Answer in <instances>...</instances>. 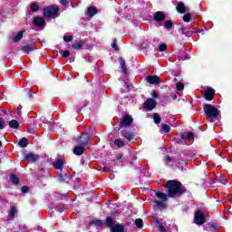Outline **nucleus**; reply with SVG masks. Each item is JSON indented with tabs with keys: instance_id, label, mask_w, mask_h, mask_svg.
<instances>
[{
	"instance_id": "obj_55",
	"label": "nucleus",
	"mask_w": 232,
	"mask_h": 232,
	"mask_svg": "<svg viewBox=\"0 0 232 232\" xmlns=\"http://www.w3.org/2000/svg\"><path fill=\"white\" fill-rule=\"evenodd\" d=\"M102 171H104L105 173H109V171H111V168H110V167H103Z\"/></svg>"
},
{
	"instance_id": "obj_60",
	"label": "nucleus",
	"mask_w": 232,
	"mask_h": 232,
	"mask_svg": "<svg viewBox=\"0 0 232 232\" xmlns=\"http://www.w3.org/2000/svg\"><path fill=\"white\" fill-rule=\"evenodd\" d=\"M210 229H217V223L210 224Z\"/></svg>"
},
{
	"instance_id": "obj_52",
	"label": "nucleus",
	"mask_w": 232,
	"mask_h": 232,
	"mask_svg": "<svg viewBox=\"0 0 232 232\" xmlns=\"http://www.w3.org/2000/svg\"><path fill=\"white\" fill-rule=\"evenodd\" d=\"M21 110H23V105H19L16 109V114L21 117Z\"/></svg>"
},
{
	"instance_id": "obj_36",
	"label": "nucleus",
	"mask_w": 232,
	"mask_h": 232,
	"mask_svg": "<svg viewBox=\"0 0 232 232\" xmlns=\"http://www.w3.org/2000/svg\"><path fill=\"white\" fill-rule=\"evenodd\" d=\"M153 121H154L155 124H160V121H162V119L160 118V116H159V113H154Z\"/></svg>"
},
{
	"instance_id": "obj_32",
	"label": "nucleus",
	"mask_w": 232,
	"mask_h": 232,
	"mask_svg": "<svg viewBox=\"0 0 232 232\" xmlns=\"http://www.w3.org/2000/svg\"><path fill=\"white\" fill-rule=\"evenodd\" d=\"M135 225H136V227L140 229V228L144 227V221L142 220V218H137L135 220Z\"/></svg>"
},
{
	"instance_id": "obj_30",
	"label": "nucleus",
	"mask_w": 232,
	"mask_h": 232,
	"mask_svg": "<svg viewBox=\"0 0 232 232\" xmlns=\"http://www.w3.org/2000/svg\"><path fill=\"white\" fill-rule=\"evenodd\" d=\"M10 180L14 186H17L19 184V178L15 174H10Z\"/></svg>"
},
{
	"instance_id": "obj_11",
	"label": "nucleus",
	"mask_w": 232,
	"mask_h": 232,
	"mask_svg": "<svg viewBox=\"0 0 232 232\" xmlns=\"http://www.w3.org/2000/svg\"><path fill=\"white\" fill-rule=\"evenodd\" d=\"M33 23L34 24V26H37L38 28H43V26L46 25V21L44 20V18L41 17V16H36L33 19Z\"/></svg>"
},
{
	"instance_id": "obj_5",
	"label": "nucleus",
	"mask_w": 232,
	"mask_h": 232,
	"mask_svg": "<svg viewBox=\"0 0 232 232\" xmlns=\"http://www.w3.org/2000/svg\"><path fill=\"white\" fill-rule=\"evenodd\" d=\"M133 124V118L130 116V114H125L120 120V126L121 128H130Z\"/></svg>"
},
{
	"instance_id": "obj_51",
	"label": "nucleus",
	"mask_w": 232,
	"mask_h": 232,
	"mask_svg": "<svg viewBox=\"0 0 232 232\" xmlns=\"http://www.w3.org/2000/svg\"><path fill=\"white\" fill-rule=\"evenodd\" d=\"M54 209L55 211H58V213H63V211H64V207L57 206Z\"/></svg>"
},
{
	"instance_id": "obj_44",
	"label": "nucleus",
	"mask_w": 232,
	"mask_h": 232,
	"mask_svg": "<svg viewBox=\"0 0 232 232\" xmlns=\"http://www.w3.org/2000/svg\"><path fill=\"white\" fill-rule=\"evenodd\" d=\"M176 90H178V92H182L184 90V83L177 82L176 83Z\"/></svg>"
},
{
	"instance_id": "obj_26",
	"label": "nucleus",
	"mask_w": 232,
	"mask_h": 232,
	"mask_svg": "<svg viewBox=\"0 0 232 232\" xmlns=\"http://www.w3.org/2000/svg\"><path fill=\"white\" fill-rule=\"evenodd\" d=\"M83 45H84V41L81 40L73 44L72 46L73 50H82Z\"/></svg>"
},
{
	"instance_id": "obj_10",
	"label": "nucleus",
	"mask_w": 232,
	"mask_h": 232,
	"mask_svg": "<svg viewBox=\"0 0 232 232\" xmlns=\"http://www.w3.org/2000/svg\"><path fill=\"white\" fill-rule=\"evenodd\" d=\"M166 20V14L162 11H158L154 14L153 21L156 23H162Z\"/></svg>"
},
{
	"instance_id": "obj_16",
	"label": "nucleus",
	"mask_w": 232,
	"mask_h": 232,
	"mask_svg": "<svg viewBox=\"0 0 232 232\" xmlns=\"http://www.w3.org/2000/svg\"><path fill=\"white\" fill-rule=\"evenodd\" d=\"M144 105L148 110H153L157 106V102L150 98L145 102Z\"/></svg>"
},
{
	"instance_id": "obj_22",
	"label": "nucleus",
	"mask_w": 232,
	"mask_h": 232,
	"mask_svg": "<svg viewBox=\"0 0 232 232\" xmlns=\"http://www.w3.org/2000/svg\"><path fill=\"white\" fill-rule=\"evenodd\" d=\"M177 12L179 14H185L186 13V5H184V2H179L176 7Z\"/></svg>"
},
{
	"instance_id": "obj_50",
	"label": "nucleus",
	"mask_w": 232,
	"mask_h": 232,
	"mask_svg": "<svg viewBox=\"0 0 232 232\" xmlns=\"http://www.w3.org/2000/svg\"><path fill=\"white\" fill-rule=\"evenodd\" d=\"M21 191L22 193H28V191H30V188H28V186H23L21 188Z\"/></svg>"
},
{
	"instance_id": "obj_63",
	"label": "nucleus",
	"mask_w": 232,
	"mask_h": 232,
	"mask_svg": "<svg viewBox=\"0 0 232 232\" xmlns=\"http://www.w3.org/2000/svg\"><path fill=\"white\" fill-rule=\"evenodd\" d=\"M29 99H32V97H34V94L32 93V91H30L28 93H27Z\"/></svg>"
},
{
	"instance_id": "obj_21",
	"label": "nucleus",
	"mask_w": 232,
	"mask_h": 232,
	"mask_svg": "<svg viewBox=\"0 0 232 232\" xmlns=\"http://www.w3.org/2000/svg\"><path fill=\"white\" fill-rule=\"evenodd\" d=\"M70 176L66 173H60L58 174V180L59 182H68L70 180Z\"/></svg>"
},
{
	"instance_id": "obj_9",
	"label": "nucleus",
	"mask_w": 232,
	"mask_h": 232,
	"mask_svg": "<svg viewBox=\"0 0 232 232\" xmlns=\"http://www.w3.org/2000/svg\"><path fill=\"white\" fill-rule=\"evenodd\" d=\"M203 97L207 101H213V99H215V89L210 87L207 88L203 93Z\"/></svg>"
},
{
	"instance_id": "obj_25",
	"label": "nucleus",
	"mask_w": 232,
	"mask_h": 232,
	"mask_svg": "<svg viewBox=\"0 0 232 232\" xmlns=\"http://www.w3.org/2000/svg\"><path fill=\"white\" fill-rule=\"evenodd\" d=\"M155 196L157 197V198H159L160 200H161L162 202H166V200H168V194L166 195L163 192H157L155 194Z\"/></svg>"
},
{
	"instance_id": "obj_3",
	"label": "nucleus",
	"mask_w": 232,
	"mask_h": 232,
	"mask_svg": "<svg viewBox=\"0 0 232 232\" xmlns=\"http://www.w3.org/2000/svg\"><path fill=\"white\" fill-rule=\"evenodd\" d=\"M204 115L208 119H217L220 113L218 109L209 103H206L203 107Z\"/></svg>"
},
{
	"instance_id": "obj_35",
	"label": "nucleus",
	"mask_w": 232,
	"mask_h": 232,
	"mask_svg": "<svg viewBox=\"0 0 232 232\" xmlns=\"http://www.w3.org/2000/svg\"><path fill=\"white\" fill-rule=\"evenodd\" d=\"M31 12H39V5L37 3H33L30 5Z\"/></svg>"
},
{
	"instance_id": "obj_37",
	"label": "nucleus",
	"mask_w": 232,
	"mask_h": 232,
	"mask_svg": "<svg viewBox=\"0 0 232 232\" xmlns=\"http://www.w3.org/2000/svg\"><path fill=\"white\" fill-rule=\"evenodd\" d=\"M115 146H118L119 148H124V141L121 139H117L114 140Z\"/></svg>"
},
{
	"instance_id": "obj_64",
	"label": "nucleus",
	"mask_w": 232,
	"mask_h": 232,
	"mask_svg": "<svg viewBox=\"0 0 232 232\" xmlns=\"http://www.w3.org/2000/svg\"><path fill=\"white\" fill-rule=\"evenodd\" d=\"M69 61H70V63H73V61H75V57H70Z\"/></svg>"
},
{
	"instance_id": "obj_15",
	"label": "nucleus",
	"mask_w": 232,
	"mask_h": 232,
	"mask_svg": "<svg viewBox=\"0 0 232 232\" xmlns=\"http://www.w3.org/2000/svg\"><path fill=\"white\" fill-rule=\"evenodd\" d=\"M24 160L27 162H37V156L32 153H24Z\"/></svg>"
},
{
	"instance_id": "obj_27",
	"label": "nucleus",
	"mask_w": 232,
	"mask_h": 232,
	"mask_svg": "<svg viewBox=\"0 0 232 232\" xmlns=\"http://www.w3.org/2000/svg\"><path fill=\"white\" fill-rule=\"evenodd\" d=\"M179 57L181 61H186L189 59V55H188V53H186V51L184 50L179 51Z\"/></svg>"
},
{
	"instance_id": "obj_57",
	"label": "nucleus",
	"mask_w": 232,
	"mask_h": 232,
	"mask_svg": "<svg viewBox=\"0 0 232 232\" xmlns=\"http://www.w3.org/2000/svg\"><path fill=\"white\" fill-rule=\"evenodd\" d=\"M61 5H62L63 6H67V5H68V0H61Z\"/></svg>"
},
{
	"instance_id": "obj_41",
	"label": "nucleus",
	"mask_w": 232,
	"mask_h": 232,
	"mask_svg": "<svg viewBox=\"0 0 232 232\" xmlns=\"http://www.w3.org/2000/svg\"><path fill=\"white\" fill-rule=\"evenodd\" d=\"M194 137H195L194 132L189 131V132H187L186 134L187 140H193Z\"/></svg>"
},
{
	"instance_id": "obj_59",
	"label": "nucleus",
	"mask_w": 232,
	"mask_h": 232,
	"mask_svg": "<svg viewBox=\"0 0 232 232\" xmlns=\"http://www.w3.org/2000/svg\"><path fill=\"white\" fill-rule=\"evenodd\" d=\"M179 140H188V138H186V134H182V135L179 137Z\"/></svg>"
},
{
	"instance_id": "obj_31",
	"label": "nucleus",
	"mask_w": 232,
	"mask_h": 232,
	"mask_svg": "<svg viewBox=\"0 0 232 232\" xmlns=\"http://www.w3.org/2000/svg\"><path fill=\"white\" fill-rule=\"evenodd\" d=\"M163 26L166 30H171V28H173V21L172 20L165 21Z\"/></svg>"
},
{
	"instance_id": "obj_1",
	"label": "nucleus",
	"mask_w": 232,
	"mask_h": 232,
	"mask_svg": "<svg viewBox=\"0 0 232 232\" xmlns=\"http://www.w3.org/2000/svg\"><path fill=\"white\" fill-rule=\"evenodd\" d=\"M165 188H167V197H169V198H175L176 197H180V195L188 193L186 187L177 179L168 180L165 184Z\"/></svg>"
},
{
	"instance_id": "obj_2",
	"label": "nucleus",
	"mask_w": 232,
	"mask_h": 232,
	"mask_svg": "<svg viewBox=\"0 0 232 232\" xmlns=\"http://www.w3.org/2000/svg\"><path fill=\"white\" fill-rule=\"evenodd\" d=\"M43 15L48 19L57 18L59 16V6L52 5L44 7L43 10Z\"/></svg>"
},
{
	"instance_id": "obj_46",
	"label": "nucleus",
	"mask_w": 232,
	"mask_h": 232,
	"mask_svg": "<svg viewBox=\"0 0 232 232\" xmlns=\"http://www.w3.org/2000/svg\"><path fill=\"white\" fill-rule=\"evenodd\" d=\"M6 128V122L3 118L0 117V130H5Z\"/></svg>"
},
{
	"instance_id": "obj_34",
	"label": "nucleus",
	"mask_w": 232,
	"mask_h": 232,
	"mask_svg": "<svg viewBox=\"0 0 232 232\" xmlns=\"http://www.w3.org/2000/svg\"><path fill=\"white\" fill-rule=\"evenodd\" d=\"M59 53L62 55L63 59H68V57H70V51L68 50H60Z\"/></svg>"
},
{
	"instance_id": "obj_28",
	"label": "nucleus",
	"mask_w": 232,
	"mask_h": 232,
	"mask_svg": "<svg viewBox=\"0 0 232 232\" xmlns=\"http://www.w3.org/2000/svg\"><path fill=\"white\" fill-rule=\"evenodd\" d=\"M8 126H10L13 130H17V128H19V121L11 120L8 122Z\"/></svg>"
},
{
	"instance_id": "obj_29",
	"label": "nucleus",
	"mask_w": 232,
	"mask_h": 232,
	"mask_svg": "<svg viewBox=\"0 0 232 232\" xmlns=\"http://www.w3.org/2000/svg\"><path fill=\"white\" fill-rule=\"evenodd\" d=\"M18 146H20V148H26V146H28V139L22 138L18 142Z\"/></svg>"
},
{
	"instance_id": "obj_39",
	"label": "nucleus",
	"mask_w": 232,
	"mask_h": 232,
	"mask_svg": "<svg viewBox=\"0 0 232 232\" xmlns=\"http://www.w3.org/2000/svg\"><path fill=\"white\" fill-rule=\"evenodd\" d=\"M164 162H165V164H168L169 162H175V159H173L170 156L165 155L164 156Z\"/></svg>"
},
{
	"instance_id": "obj_43",
	"label": "nucleus",
	"mask_w": 232,
	"mask_h": 232,
	"mask_svg": "<svg viewBox=\"0 0 232 232\" xmlns=\"http://www.w3.org/2000/svg\"><path fill=\"white\" fill-rule=\"evenodd\" d=\"M166 50H168V44H160L158 49L159 52H166Z\"/></svg>"
},
{
	"instance_id": "obj_56",
	"label": "nucleus",
	"mask_w": 232,
	"mask_h": 232,
	"mask_svg": "<svg viewBox=\"0 0 232 232\" xmlns=\"http://www.w3.org/2000/svg\"><path fill=\"white\" fill-rule=\"evenodd\" d=\"M169 96L171 97V99H172L173 101H177V97H178V96H177V93H173V92H172V93L169 94Z\"/></svg>"
},
{
	"instance_id": "obj_7",
	"label": "nucleus",
	"mask_w": 232,
	"mask_h": 232,
	"mask_svg": "<svg viewBox=\"0 0 232 232\" xmlns=\"http://www.w3.org/2000/svg\"><path fill=\"white\" fill-rule=\"evenodd\" d=\"M90 137H92V134L88 132H83L82 135L76 140L78 144L80 146H88V142H90Z\"/></svg>"
},
{
	"instance_id": "obj_18",
	"label": "nucleus",
	"mask_w": 232,
	"mask_h": 232,
	"mask_svg": "<svg viewBox=\"0 0 232 232\" xmlns=\"http://www.w3.org/2000/svg\"><path fill=\"white\" fill-rule=\"evenodd\" d=\"M103 224L105 227H110V229H113L115 226V221L113 220V218H111V217H107L105 221H103Z\"/></svg>"
},
{
	"instance_id": "obj_12",
	"label": "nucleus",
	"mask_w": 232,
	"mask_h": 232,
	"mask_svg": "<svg viewBox=\"0 0 232 232\" xmlns=\"http://www.w3.org/2000/svg\"><path fill=\"white\" fill-rule=\"evenodd\" d=\"M53 167L55 169H59L60 171H63L64 169V160L58 159L55 161L53 162Z\"/></svg>"
},
{
	"instance_id": "obj_13",
	"label": "nucleus",
	"mask_w": 232,
	"mask_h": 232,
	"mask_svg": "<svg viewBox=\"0 0 232 232\" xmlns=\"http://www.w3.org/2000/svg\"><path fill=\"white\" fill-rule=\"evenodd\" d=\"M121 135L129 142H131V140H133V139H135V135L133 134V132L131 130H121Z\"/></svg>"
},
{
	"instance_id": "obj_45",
	"label": "nucleus",
	"mask_w": 232,
	"mask_h": 232,
	"mask_svg": "<svg viewBox=\"0 0 232 232\" xmlns=\"http://www.w3.org/2000/svg\"><path fill=\"white\" fill-rule=\"evenodd\" d=\"M63 41L65 43H72V41H73V35H64Z\"/></svg>"
},
{
	"instance_id": "obj_14",
	"label": "nucleus",
	"mask_w": 232,
	"mask_h": 232,
	"mask_svg": "<svg viewBox=\"0 0 232 232\" xmlns=\"http://www.w3.org/2000/svg\"><path fill=\"white\" fill-rule=\"evenodd\" d=\"M147 82L150 84H160V77L157 75L147 76Z\"/></svg>"
},
{
	"instance_id": "obj_4",
	"label": "nucleus",
	"mask_w": 232,
	"mask_h": 232,
	"mask_svg": "<svg viewBox=\"0 0 232 232\" xmlns=\"http://www.w3.org/2000/svg\"><path fill=\"white\" fill-rule=\"evenodd\" d=\"M194 223L197 226H202L203 224H206V214H204L202 210L198 209L196 211V214L194 216Z\"/></svg>"
},
{
	"instance_id": "obj_49",
	"label": "nucleus",
	"mask_w": 232,
	"mask_h": 232,
	"mask_svg": "<svg viewBox=\"0 0 232 232\" xmlns=\"http://www.w3.org/2000/svg\"><path fill=\"white\" fill-rule=\"evenodd\" d=\"M15 213H17V209L15 207H11V217L14 218L15 217Z\"/></svg>"
},
{
	"instance_id": "obj_48",
	"label": "nucleus",
	"mask_w": 232,
	"mask_h": 232,
	"mask_svg": "<svg viewBox=\"0 0 232 232\" xmlns=\"http://www.w3.org/2000/svg\"><path fill=\"white\" fill-rule=\"evenodd\" d=\"M178 164H181V165L188 164V158H185L184 160L178 159Z\"/></svg>"
},
{
	"instance_id": "obj_62",
	"label": "nucleus",
	"mask_w": 232,
	"mask_h": 232,
	"mask_svg": "<svg viewBox=\"0 0 232 232\" xmlns=\"http://www.w3.org/2000/svg\"><path fill=\"white\" fill-rule=\"evenodd\" d=\"M180 155H184V157H186V154H184V152H178L176 154L177 159H179V157H180Z\"/></svg>"
},
{
	"instance_id": "obj_54",
	"label": "nucleus",
	"mask_w": 232,
	"mask_h": 232,
	"mask_svg": "<svg viewBox=\"0 0 232 232\" xmlns=\"http://www.w3.org/2000/svg\"><path fill=\"white\" fill-rule=\"evenodd\" d=\"M159 229H160V231H161V232H166V227H164V226H162V224H160V225H159Z\"/></svg>"
},
{
	"instance_id": "obj_6",
	"label": "nucleus",
	"mask_w": 232,
	"mask_h": 232,
	"mask_svg": "<svg viewBox=\"0 0 232 232\" xmlns=\"http://www.w3.org/2000/svg\"><path fill=\"white\" fill-rule=\"evenodd\" d=\"M179 32L180 35H184L185 37H192L193 34H197V31L190 30L189 27H184L183 24L179 27Z\"/></svg>"
},
{
	"instance_id": "obj_24",
	"label": "nucleus",
	"mask_w": 232,
	"mask_h": 232,
	"mask_svg": "<svg viewBox=\"0 0 232 232\" xmlns=\"http://www.w3.org/2000/svg\"><path fill=\"white\" fill-rule=\"evenodd\" d=\"M25 30L19 31L17 34L14 37L13 41L14 43H19L21 39H23V35H24Z\"/></svg>"
},
{
	"instance_id": "obj_38",
	"label": "nucleus",
	"mask_w": 232,
	"mask_h": 232,
	"mask_svg": "<svg viewBox=\"0 0 232 232\" xmlns=\"http://www.w3.org/2000/svg\"><path fill=\"white\" fill-rule=\"evenodd\" d=\"M184 23H189L191 21V13H187L183 15Z\"/></svg>"
},
{
	"instance_id": "obj_17",
	"label": "nucleus",
	"mask_w": 232,
	"mask_h": 232,
	"mask_svg": "<svg viewBox=\"0 0 232 232\" xmlns=\"http://www.w3.org/2000/svg\"><path fill=\"white\" fill-rule=\"evenodd\" d=\"M99 14V9H97V6H89L87 8V15L88 17H93V15H97Z\"/></svg>"
},
{
	"instance_id": "obj_20",
	"label": "nucleus",
	"mask_w": 232,
	"mask_h": 232,
	"mask_svg": "<svg viewBox=\"0 0 232 232\" xmlns=\"http://www.w3.org/2000/svg\"><path fill=\"white\" fill-rule=\"evenodd\" d=\"M118 61L121 66L122 73H124V75H126L128 73V67L126 66V61H124V58H122V57H119Z\"/></svg>"
},
{
	"instance_id": "obj_33",
	"label": "nucleus",
	"mask_w": 232,
	"mask_h": 232,
	"mask_svg": "<svg viewBox=\"0 0 232 232\" xmlns=\"http://www.w3.org/2000/svg\"><path fill=\"white\" fill-rule=\"evenodd\" d=\"M92 224H93V226H96V227H102V224H104V221L101 219H92Z\"/></svg>"
},
{
	"instance_id": "obj_40",
	"label": "nucleus",
	"mask_w": 232,
	"mask_h": 232,
	"mask_svg": "<svg viewBox=\"0 0 232 232\" xmlns=\"http://www.w3.org/2000/svg\"><path fill=\"white\" fill-rule=\"evenodd\" d=\"M111 48L115 50V52H119V45L117 44V38L113 39V42L111 44Z\"/></svg>"
},
{
	"instance_id": "obj_53",
	"label": "nucleus",
	"mask_w": 232,
	"mask_h": 232,
	"mask_svg": "<svg viewBox=\"0 0 232 232\" xmlns=\"http://www.w3.org/2000/svg\"><path fill=\"white\" fill-rule=\"evenodd\" d=\"M123 159H124V156L122 154H118L117 155V160H119L120 162H122Z\"/></svg>"
},
{
	"instance_id": "obj_8",
	"label": "nucleus",
	"mask_w": 232,
	"mask_h": 232,
	"mask_svg": "<svg viewBox=\"0 0 232 232\" xmlns=\"http://www.w3.org/2000/svg\"><path fill=\"white\" fill-rule=\"evenodd\" d=\"M34 50H36L35 42L23 43L22 44L21 51L24 53H30V52H34Z\"/></svg>"
},
{
	"instance_id": "obj_58",
	"label": "nucleus",
	"mask_w": 232,
	"mask_h": 232,
	"mask_svg": "<svg viewBox=\"0 0 232 232\" xmlns=\"http://www.w3.org/2000/svg\"><path fill=\"white\" fill-rule=\"evenodd\" d=\"M152 97H153V99H159V93H157V92H153Z\"/></svg>"
},
{
	"instance_id": "obj_61",
	"label": "nucleus",
	"mask_w": 232,
	"mask_h": 232,
	"mask_svg": "<svg viewBox=\"0 0 232 232\" xmlns=\"http://www.w3.org/2000/svg\"><path fill=\"white\" fill-rule=\"evenodd\" d=\"M220 182L221 184H226V182H227V179H226V178H221Z\"/></svg>"
},
{
	"instance_id": "obj_42",
	"label": "nucleus",
	"mask_w": 232,
	"mask_h": 232,
	"mask_svg": "<svg viewBox=\"0 0 232 232\" xmlns=\"http://www.w3.org/2000/svg\"><path fill=\"white\" fill-rule=\"evenodd\" d=\"M162 131L165 133H169L171 131V127L168 124L162 126Z\"/></svg>"
},
{
	"instance_id": "obj_47",
	"label": "nucleus",
	"mask_w": 232,
	"mask_h": 232,
	"mask_svg": "<svg viewBox=\"0 0 232 232\" xmlns=\"http://www.w3.org/2000/svg\"><path fill=\"white\" fill-rule=\"evenodd\" d=\"M155 204L158 208H162V209L166 208V204H164L162 201H155Z\"/></svg>"
},
{
	"instance_id": "obj_23",
	"label": "nucleus",
	"mask_w": 232,
	"mask_h": 232,
	"mask_svg": "<svg viewBox=\"0 0 232 232\" xmlns=\"http://www.w3.org/2000/svg\"><path fill=\"white\" fill-rule=\"evenodd\" d=\"M125 228L122 224H116L114 225V227L111 228V232H124Z\"/></svg>"
},
{
	"instance_id": "obj_19",
	"label": "nucleus",
	"mask_w": 232,
	"mask_h": 232,
	"mask_svg": "<svg viewBox=\"0 0 232 232\" xmlns=\"http://www.w3.org/2000/svg\"><path fill=\"white\" fill-rule=\"evenodd\" d=\"M85 146L84 145H80V146H76L73 149V153L74 155H78L81 156L84 153V150H85Z\"/></svg>"
}]
</instances>
